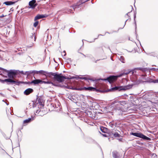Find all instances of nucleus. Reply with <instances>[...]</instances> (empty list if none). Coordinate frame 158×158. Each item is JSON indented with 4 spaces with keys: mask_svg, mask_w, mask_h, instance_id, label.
<instances>
[{
    "mask_svg": "<svg viewBox=\"0 0 158 158\" xmlns=\"http://www.w3.org/2000/svg\"><path fill=\"white\" fill-rule=\"evenodd\" d=\"M50 74V78H53L54 80H56L59 82H64L65 79H70L65 76L62 75L61 73L58 74L56 73L51 72Z\"/></svg>",
    "mask_w": 158,
    "mask_h": 158,
    "instance_id": "f257e3e1",
    "label": "nucleus"
},
{
    "mask_svg": "<svg viewBox=\"0 0 158 158\" xmlns=\"http://www.w3.org/2000/svg\"><path fill=\"white\" fill-rule=\"evenodd\" d=\"M131 135L134 136L138 137L143 139L146 140L150 141L151 140V138H149L141 133L131 132Z\"/></svg>",
    "mask_w": 158,
    "mask_h": 158,
    "instance_id": "f03ea898",
    "label": "nucleus"
},
{
    "mask_svg": "<svg viewBox=\"0 0 158 158\" xmlns=\"http://www.w3.org/2000/svg\"><path fill=\"white\" fill-rule=\"evenodd\" d=\"M51 72H48L47 71L41 70L39 71H32L31 72L30 71V73H34V74H40L44 75L46 76V77H48L50 78V73Z\"/></svg>",
    "mask_w": 158,
    "mask_h": 158,
    "instance_id": "7ed1b4c3",
    "label": "nucleus"
},
{
    "mask_svg": "<svg viewBox=\"0 0 158 158\" xmlns=\"http://www.w3.org/2000/svg\"><path fill=\"white\" fill-rule=\"evenodd\" d=\"M5 71L8 73L7 75L8 77L13 79L16 77L18 73L15 70H11L10 71H9L5 70Z\"/></svg>",
    "mask_w": 158,
    "mask_h": 158,
    "instance_id": "20e7f679",
    "label": "nucleus"
},
{
    "mask_svg": "<svg viewBox=\"0 0 158 158\" xmlns=\"http://www.w3.org/2000/svg\"><path fill=\"white\" fill-rule=\"evenodd\" d=\"M1 82L2 83H4V82H7V84H9V83L14 84L16 85H19L20 83V82L19 81H16L13 79L12 78H9L5 79L4 80H1Z\"/></svg>",
    "mask_w": 158,
    "mask_h": 158,
    "instance_id": "39448f33",
    "label": "nucleus"
},
{
    "mask_svg": "<svg viewBox=\"0 0 158 158\" xmlns=\"http://www.w3.org/2000/svg\"><path fill=\"white\" fill-rule=\"evenodd\" d=\"M118 76L111 75L105 79L104 80L107 81L110 83H111L115 81L117 79Z\"/></svg>",
    "mask_w": 158,
    "mask_h": 158,
    "instance_id": "423d86ee",
    "label": "nucleus"
},
{
    "mask_svg": "<svg viewBox=\"0 0 158 158\" xmlns=\"http://www.w3.org/2000/svg\"><path fill=\"white\" fill-rule=\"evenodd\" d=\"M146 80V79L144 78H142V79H137V78L135 77V79L132 80V81L134 82V85H139L140 83H143L144 82L143 80Z\"/></svg>",
    "mask_w": 158,
    "mask_h": 158,
    "instance_id": "0eeeda50",
    "label": "nucleus"
},
{
    "mask_svg": "<svg viewBox=\"0 0 158 158\" xmlns=\"http://www.w3.org/2000/svg\"><path fill=\"white\" fill-rule=\"evenodd\" d=\"M132 85H128L125 87L126 88V89H129L131 88L132 87ZM125 89H123L122 87H114L112 88V90H122Z\"/></svg>",
    "mask_w": 158,
    "mask_h": 158,
    "instance_id": "6e6552de",
    "label": "nucleus"
},
{
    "mask_svg": "<svg viewBox=\"0 0 158 158\" xmlns=\"http://www.w3.org/2000/svg\"><path fill=\"white\" fill-rule=\"evenodd\" d=\"M36 39V36L35 34H32V35L30 37V42L31 44H30V47L33 46L34 45V43L35 42Z\"/></svg>",
    "mask_w": 158,
    "mask_h": 158,
    "instance_id": "1a4fd4ad",
    "label": "nucleus"
},
{
    "mask_svg": "<svg viewBox=\"0 0 158 158\" xmlns=\"http://www.w3.org/2000/svg\"><path fill=\"white\" fill-rule=\"evenodd\" d=\"M44 102L43 101V100L41 98H39L37 100V104H38L39 106H40L39 107L40 108H41L42 107H43L44 106Z\"/></svg>",
    "mask_w": 158,
    "mask_h": 158,
    "instance_id": "9d476101",
    "label": "nucleus"
},
{
    "mask_svg": "<svg viewBox=\"0 0 158 158\" xmlns=\"http://www.w3.org/2000/svg\"><path fill=\"white\" fill-rule=\"evenodd\" d=\"M37 5L38 4L36 3L35 0H32L30 1V8L34 9Z\"/></svg>",
    "mask_w": 158,
    "mask_h": 158,
    "instance_id": "9b49d317",
    "label": "nucleus"
},
{
    "mask_svg": "<svg viewBox=\"0 0 158 158\" xmlns=\"http://www.w3.org/2000/svg\"><path fill=\"white\" fill-rule=\"evenodd\" d=\"M42 81L40 79H35L30 82V84H33L34 85L38 84L39 83L42 84Z\"/></svg>",
    "mask_w": 158,
    "mask_h": 158,
    "instance_id": "f8f14e48",
    "label": "nucleus"
},
{
    "mask_svg": "<svg viewBox=\"0 0 158 158\" xmlns=\"http://www.w3.org/2000/svg\"><path fill=\"white\" fill-rule=\"evenodd\" d=\"M82 89L81 90H89V91H94V90L95 89V88L92 87H84L83 88H81Z\"/></svg>",
    "mask_w": 158,
    "mask_h": 158,
    "instance_id": "ddd939ff",
    "label": "nucleus"
},
{
    "mask_svg": "<svg viewBox=\"0 0 158 158\" xmlns=\"http://www.w3.org/2000/svg\"><path fill=\"white\" fill-rule=\"evenodd\" d=\"M45 17V16L44 15H38L35 17L34 20L35 21H36L37 19L43 18Z\"/></svg>",
    "mask_w": 158,
    "mask_h": 158,
    "instance_id": "4468645a",
    "label": "nucleus"
},
{
    "mask_svg": "<svg viewBox=\"0 0 158 158\" xmlns=\"http://www.w3.org/2000/svg\"><path fill=\"white\" fill-rule=\"evenodd\" d=\"M135 70H140L142 72L144 73L145 71H146L147 70V69L146 68H135Z\"/></svg>",
    "mask_w": 158,
    "mask_h": 158,
    "instance_id": "2eb2a0df",
    "label": "nucleus"
},
{
    "mask_svg": "<svg viewBox=\"0 0 158 158\" xmlns=\"http://www.w3.org/2000/svg\"><path fill=\"white\" fill-rule=\"evenodd\" d=\"M111 133L115 137H120V135L117 132H112Z\"/></svg>",
    "mask_w": 158,
    "mask_h": 158,
    "instance_id": "dca6fc26",
    "label": "nucleus"
},
{
    "mask_svg": "<svg viewBox=\"0 0 158 158\" xmlns=\"http://www.w3.org/2000/svg\"><path fill=\"white\" fill-rule=\"evenodd\" d=\"M15 3V2H12L11 1L5 2L4 3L6 5H12Z\"/></svg>",
    "mask_w": 158,
    "mask_h": 158,
    "instance_id": "f3484780",
    "label": "nucleus"
},
{
    "mask_svg": "<svg viewBox=\"0 0 158 158\" xmlns=\"http://www.w3.org/2000/svg\"><path fill=\"white\" fill-rule=\"evenodd\" d=\"M100 130L102 132L104 133H106L107 131V129L106 128L102 127H100Z\"/></svg>",
    "mask_w": 158,
    "mask_h": 158,
    "instance_id": "a211bd4d",
    "label": "nucleus"
},
{
    "mask_svg": "<svg viewBox=\"0 0 158 158\" xmlns=\"http://www.w3.org/2000/svg\"><path fill=\"white\" fill-rule=\"evenodd\" d=\"M67 88L71 89L73 90H81L82 89H81V88H73L72 86H68Z\"/></svg>",
    "mask_w": 158,
    "mask_h": 158,
    "instance_id": "6ab92c4d",
    "label": "nucleus"
},
{
    "mask_svg": "<svg viewBox=\"0 0 158 158\" xmlns=\"http://www.w3.org/2000/svg\"><path fill=\"white\" fill-rule=\"evenodd\" d=\"M24 94L26 95H28L30 94V88H28L26 90L24 91Z\"/></svg>",
    "mask_w": 158,
    "mask_h": 158,
    "instance_id": "aec40b11",
    "label": "nucleus"
},
{
    "mask_svg": "<svg viewBox=\"0 0 158 158\" xmlns=\"http://www.w3.org/2000/svg\"><path fill=\"white\" fill-rule=\"evenodd\" d=\"M120 60L122 63H124L125 62V59L124 57L122 56H120Z\"/></svg>",
    "mask_w": 158,
    "mask_h": 158,
    "instance_id": "412c9836",
    "label": "nucleus"
},
{
    "mask_svg": "<svg viewBox=\"0 0 158 158\" xmlns=\"http://www.w3.org/2000/svg\"><path fill=\"white\" fill-rule=\"evenodd\" d=\"M149 158H157V156L155 154H153L150 156Z\"/></svg>",
    "mask_w": 158,
    "mask_h": 158,
    "instance_id": "4be33fe9",
    "label": "nucleus"
},
{
    "mask_svg": "<svg viewBox=\"0 0 158 158\" xmlns=\"http://www.w3.org/2000/svg\"><path fill=\"white\" fill-rule=\"evenodd\" d=\"M30 122V118H28V119L25 120L23 121V123L24 124H26Z\"/></svg>",
    "mask_w": 158,
    "mask_h": 158,
    "instance_id": "5701e85b",
    "label": "nucleus"
},
{
    "mask_svg": "<svg viewBox=\"0 0 158 158\" xmlns=\"http://www.w3.org/2000/svg\"><path fill=\"white\" fill-rule=\"evenodd\" d=\"M42 83L50 84H52V83L51 81H42Z\"/></svg>",
    "mask_w": 158,
    "mask_h": 158,
    "instance_id": "b1692460",
    "label": "nucleus"
},
{
    "mask_svg": "<svg viewBox=\"0 0 158 158\" xmlns=\"http://www.w3.org/2000/svg\"><path fill=\"white\" fill-rule=\"evenodd\" d=\"M39 23V21H36L34 23L33 26L35 27H36Z\"/></svg>",
    "mask_w": 158,
    "mask_h": 158,
    "instance_id": "393cba45",
    "label": "nucleus"
},
{
    "mask_svg": "<svg viewBox=\"0 0 158 158\" xmlns=\"http://www.w3.org/2000/svg\"><path fill=\"white\" fill-rule=\"evenodd\" d=\"M33 102V107H35L36 106V104H37V103L35 101H32Z\"/></svg>",
    "mask_w": 158,
    "mask_h": 158,
    "instance_id": "a878e982",
    "label": "nucleus"
},
{
    "mask_svg": "<svg viewBox=\"0 0 158 158\" xmlns=\"http://www.w3.org/2000/svg\"><path fill=\"white\" fill-rule=\"evenodd\" d=\"M95 89L94 90V91H95L97 92H101V91L100 90L98 89H97L96 88H95Z\"/></svg>",
    "mask_w": 158,
    "mask_h": 158,
    "instance_id": "bb28decb",
    "label": "nucleus"
},
{
    "mask_svg": "<svg viewBox=\"0 0 158 158\" xmlns=\"http://www.w3.org/2000/svg\"><path fill=\"white\" fill-rule=\"evenodd\" d=\"M152 82L154 83H158V80H153Z\"/></svg>",
    "mask_w": 158,
    "mask_h": 158,
    "instance_id": "cd10ccee",
    "label": "nucleus"
},
{
    "mask_svg": "<svg viewBox=\"0 0 158 158\" xmlns=\"http://www.w3.org/2000/svg\"><path fill=\"white\" fill-rule=\"evenodd\" d=\"M35 117V116H34V117H33L32 116H31V118H30V121H31V120H34V118Z\"/></svg>",
    "mask_w": 158,
    "mask_h": 158,
    "instance_id": "c85d7f7f",
    "label": "nucleus"
},
{
    "mask_svg": "<svg viewBox=\"0 0 158 158\" xmlns=\"http://www.w3.org/2000/svg\"><path fill=\"white\" fill-rule=\"evenodd\" d=\"M130 72V71H126L125 72V74H127L128 73H129Z\"/></svg>",
    "mask_w": 158,
    "mask_h": 158,
    "instance_id": "c756f323",
    "label": "nucleus"
},
{
    "mask_svg": "<svg viewBox=\"0 0 158 158\" xmlns=\"http://www.w3.org/2000/svg\"><path fill=\"white\" fill-rule=\"evenodd\" d=\"M113 156L114 158H117V155L116 154H113Z\"/></svg>",
    "mask_w": 158,
    "mask_h": 158,
    "instance_id": "7c9ffc66",
    "label": "nucleus"
},
{
    "mask_svg": "<svg viewBox=\"0 0 158 158\" xmlns=\"http://www.w3.org/2000/svg\"><path fill=\"white\" fill-rule=\"evenodd\" d=\"M102 135H103V136H104L105 137H107V135L106 134H102Z\"/></svg>",
    "mask_w": 158,
    "mask_h": 158,
    "instance_id": "2f4dec72",
    "label": "nucleus"
},
{
    "mask_svg": "<svg viewBox=\"0 0 158 158\" xmlns=\"http://www.w3.org/2000/svg\"><path fill=\"white\" fill-rule=\"evenodd\" d=\"M5 16L4 15L2 14V15H0V18H2V17H4Z\"/></svg>",
    "mask_w": 158,
    "mask_h": 158,
    "instance_id": "473e14b6",
    "label": "nucleus"
},
{
    "mask_svg": "<svg viewBox=\"0 0 158 158\" xmlns=\"http://www.w3.org/2000/svg\"><path fill=\"white\" fill-rule=\"evenodd\" d=\"M81 79H84L85 80L87 79V78L86 77H81L80 78Z\"/></svg>",
    "mask_w": 158,
    "mask_h": 158,
    "instance_id": "72a5a7b5",
    "label": "nucleus"
},
{
    "mask_svg": "<svg viewBox=\"0 0 158 158\" xmlns=\"http://www.w3.org/2000/svg\"><path fill=\"white\" fill-rule=\"evenodd\" d=\"M98 49H101L102 51H103V49L102 48V47H100L99 48H98Z\"/></svg>",
    "mask_w": 158,
    "mask_h": 158,
    "instance_id": "f704fd0d",
    "label": "nucleus"
},
{
    "mask_svg": "<svg viewBox=\"0 0 158 158\" xmlns=\"http://www.w3.org/2000/svg\"><path fill=\"white\" fill-rule=\"evenodd\" d=\"M127 16H128L130 17V12H128V13L127 14Z\"/></svg>",
    "mask_w": 158,
    "mask_h": 158,
    "instance_id": "c9c22d12",
    "label": "nucleus"
},
{
    "mask_svg": "<svg viewBox=\"0 0 158 158\" xmlns=\"http://www.w3.org/2000/svg\"><path fill=\"white\" fill-rule=\"evenodd\" d=\"M33 91V90L32 89L30 88V93L32 92Z\"/></svg>",
    "mask_w": 158,
    "mask_h": 158,
    "instance_id": "e433bc0d",
    "label": "nucleus"
},
{
    "mask_svg": "<svg viewBox=\"0 0 158 158\" xmlns=\"http://www.w3.org/2000/svg\"><path fill=\"white\" fill-rule=\"evenodd\" d=\"M141 76H143V77L146 76V75L145 74H144L142 75H141Z\"/></svg>",
    "mask_w": 158,
    "mask_h": 158,
    "instance_id": "4c0bfd02",
    "label": "nucleus"
},
{
    "mask_svg": "<svg viewBox=\"0 0 158 158\" xmlns=\"http://www.w3.org/2000/svg\"><path fill=\"white\" fill-rule=\"evenodd\" d=\"M120 102H120V101L118 102V104H121V103Z\"/></svg>",
    "mask_w": 158,
    "mask_h": 158,
    "instance_id": "58836bf2",
    "label": "nucleus"
},
{
    "mask_svg": "<svg viewBox=\"0 0 158 158\" xmlns=\"http://www.w3.org/2000/svg\"><path fill=\"white\" fill-rule=\"evenodd\" d=\"M117 32V31H112V33H113V32Z\"/></svg>",
    "mask_w": 158,
    "mask_h": 158,
    "instance_id": "ea45409f",
    "label": "nucleus"
},
{
    "mask_svg": "<svg viewBox=\"0 0 158 158\" xmlns=\"http://www.w3.org/2000/svg\"><path fill=\"white\" fill-rule=\"evenodd\" d=\"M108 33V34H109V33H109V32H106V33Z\"/></svg>",
    "mask_w": 158,
    "mask_h": 158,
    "instance_id": "a19ab883",
    "label": "nucleus"
},
{
    "mask_svg": "<svg viewBox=\"0 0 158 158\" xmlns=\"http://www.w3.org/2000/svg\"><path fill=\"white\" fill-rule=\"evenodd\" d=\"M88 1V0H85V2H86V1Z\"/></svg>",
    "mask_w": 158,
    "mask_h": 158,
    "instance_id": "79ce46f5",
    "label": "nucleus"
},
{
    "mask_svg": "<svg viewBox=\"0 0 158 158\" xmlns=\"http://www.w3.org/2000/svg\"><path fill=\"white\" fill-rule=\"evenodd\" d=\"M28 4H29V6H30V2H29Z\"/></svg>",
    "mask_w": 158,
    "mask_h": 158,
    "instance_id": "37998d69",
    "label": "nucleus"
}]
</instances>
